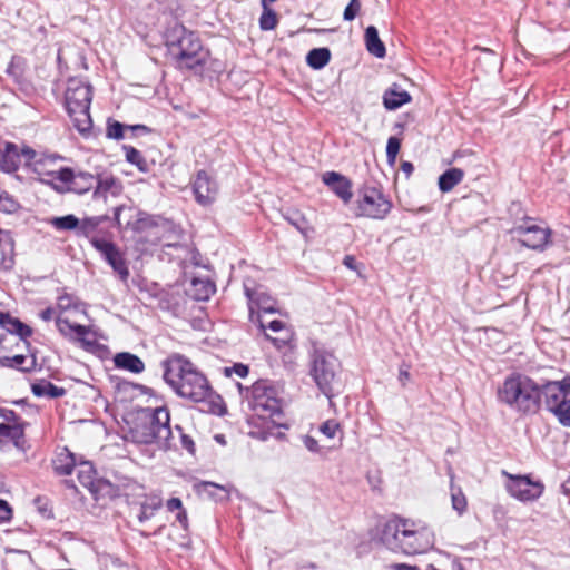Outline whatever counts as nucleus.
Segmentation results:
<instances>
[{"instance_id": "43", "label": "nucleus", "mask_w": 570, "mask_h": 570, "mask_svg": "<svg viewBox=\"0 0 570 570\" xmlns=\"http://www.w3.org/2000/svg\"><path fill=\"white\" fill-rule=\"evenodd\" d=\"M67 390L61 386H57L47 379H38V397H47L48 400H56L65 396Z\"/></svg>"}, {"instance_id": "32", "label": "nucleus", "mask_w": 570, "mask_h": 570, "mask_svg": "<svg viewBox=\"0 0 570 570\" xmlns=\"http://www.w3.org/2000/svg\"><path fill=\"white\" fill-rule=\"evenodd\" d=\"M282 217L305 238H308L309 234L314 232V228L309 225L305 215L296 208H286L282 210Z\"/></svg>"}, {"instance_id": "51", "label": "nucleus", "mask_w": 570, "mask_h": 570, "mask_svg": "<svg viewBox=\"0 0 570 570\" xmlns=\"http://www.w3.org/2000/svg\"><path fill=\"white\" fill-rule=\"evenodd\" d=\"M250 321L253 323H256L257 322V325L258 327L262 330V331H265L266 328H269L271 331L273 332H279L282 330H284L285 327V323L281 320H273L271 321L268 324H265L262 318H261V315L257 314L256 315V320L254 318V312H253V308L250 307V316H249Z\"/></svg>"}, {"instance_id": "62", "label": "nucleus", "mask_w": 570, "mask_h": 570, "mask_svg": "<svg viewBox=\"0 0 570 570\" xmlns=\"http://www.w3.org/2000/svg\"><path fill=\"white\" fill-rule=\"evenodd\" d=\"M166 505H167L168 511H170V512L180 511L181 509H185L183 505V501L176 497L170 498L167 501Z\"/></svg>"}, {"instance_id": "48", "label": "nucleus", "mask_w": 570, "mask_h": 570, "mask_svg": "<svg viewBox=\"0 0 570 570\" xmlns=\"http://www.w3.org/2000/svg\"><path fill=\"white\" fill-rule=\"evenodd\" d=\"M13 264V246L8 239L0 238V267L9 269Z\"/></svg>"}, {"instance_id": "46", "label": "nucleus", "mask_w": 570, "mask_h": 570, "mask_svg": "<svg viewBox=\"0 0 570 570\" xmlns=\"http://www.w3.org/2000/svg\"><path fill=\"white\" fill-rule=\"evenodd\" d=\"M450 491L452 509L456 511L459 515H462L468 508L466 497L463 493L462 489L460 487L454 485L453 482H451Z\"/></svg>"}, {"instance_id": "26", "label": "nucleus", "mask_w": 570, "mask_h": 570, "mask_svg": "<svg viewBox=\"0 0 570 570\" xmlns=\"http://www.w3.org/2000/svg\"><path fill=\"white\" fill-rule=\"evenodd\" d=\"M322 180L344 204L351 202L353 197L352 181L346 176L337 171H326L323 174Z\"/></svg>"}, {"instance_id": "5", "label": "nucleus", "mask_w": 570, "mask_h": 570, "mask_svg": "<svg viewBox=\"0 0 570 570\" xmlns=\"http://www.w3.org/2000/svg\"><path fill=\"white\" fill-rule=\"evenodd\" d=\"M32 328L9 313L0 311V365L29 372L36 367V354H7L13 345H26Z\"/></svg>"}, {"instance_id": "27", "label": "nucleus", "mask_w": 570, "mask_h": 570, "mask_svg": "<svg viewBox=\"0 0 570 570\" xmlns=\"http://www.w3.org/2000/svg\"><path fill=\"white\" fill-rule=\"evenodd\" d=\"M96 177L97 180L92 193L94 200L102 199L106 203L107 194H110L112 197L121 195L124 186L119 178H117L112 174H109L107 176L97 174Z\"/></svg>"}, {"instance_id": "63", "label": "nucleus", "mask_w": 570, "mask_h": 570, "mask_svg": "<svg viewBox=\"0 0 570 570\" xmlns=\"http://www.w3.org/2000/svg\"><path fill=\"white\" fill-rule=\"evenodd\" d=\"M177 522L181 525L184 530H188V515L186 509H181L180 511H177L176 514Z\"/></svg>"}, {"instance_id": "33", "label": "nucleus", "mask_w": 570, "mask_h": 570, "mask_svg": "<svg viewBox=\"0 0 570 570\" xmlns=\"http://www.w3.org/2000/svg\"><path fill=\"white\" fill-rule=\"evenodd\" d=\"M412 97L401 85L392 83L383 94V107H402L410 104Z\"/></svg>"}, {"instance_id": "16", "label": "nucleus", "mask_w": 570, "mask_h": 570, "mask_svg": "<svg viewBox=\"0 0 570 570\" xmlns=\"http://www.w3.org/2000/svg\"><path fill=\"white\" fill-rule=\"evenodd\" d=\"M23 422L12 410L0 409V449L8 445L21 446Z\"/></svg>"}, {"instance_id": "36", "label": "nucleus", "mask_w": 570, "mask_h": 570, "mask_svg": "<svg viewBox=\"0 0 570 570\" xmlns=\"http://www.w3.org/2000/svg\"><path fill=\"white\" fill-rule=\"evenodd\" d=\"M364 41L366 50L374 57L382 59L386 56V48L379 36V30L374 26L365 29Z\"/></svg>"}, {"instance_id": "52", "label": "nucleus", "mask_w": 570, "mask_h": 570, "mask_svg": "<svg viewBox=\"0 0 570 570\" xmlns=\"http://www.w3.org/2000/svg\"><path fill=\"white\" fill-rule=\"evenodd\" d=\"M110 380L112 383H115V387L118 392L129 393L136 391L137 383L127 381L116 375L110 376Z\"/></svg>"}, {"instance_id": "64", "label": "nucleus", "mask_w": 570, "mask_h": 570, "mask_svg": "<svg viewBox=\"0 0 570 570\" xmlns=\"http://www.w3.org/2000/svg\"><path fill=\"white\" fill-rule=\"evenodd\" d=\"M474 155V151L470 148H460V149H456L453 155H452V161L454 160H458L460 158H463V157H469V156H473Z\"/></svg>"}, {"instance_id": "45", "label": "nucleus", "mask_w": 570, "mask_h": 570, "mask_svg": "<svg viewBox=\"0 0 570 570\" xmlns=\"http://www.w3.org/2000/svg\"><path fill=\"white\" fill-rule=\"evenodd\" d=\"M163 505L161 499L159 498H151L150 501H145L140 504L139 513L137 515L138 521L140 523H144L148 520H150L155 512L160 509Z\"/></svg>"}, {"instance_id": "53", "label": "nucleus", "mask_w": 570, "mask_h": 570, "mask_svg": "<svg viewBox=\"0 0 570 570\" xmlns=\"http://www.w3.org/2000/svg\"><path fill=\"white\" fill-rule=\"evenodd\" d=\"M360 11H361V1L360 0H351L344 9L343 19L345 21H353L357 17Z\"/></svg>"}, {"instance_id": "2", "label": "nucleus", "mask_w": 570, "mask_h": 570, "mask_svg": "<svg viewBox=\"0 0 570 570\" xmlns=\"http://www.w3.org/2000/svg\"><path fill=\"white\" fill-rule=\"evenodd\" d=\"M163 40L171 62L181 71L186 70L202 78L214 79L226 69L224 61L212 57L198 35L188 30L176 19L167 22L163 31Z\"/></svg>"}, {"instance_id": "34", "label": "nucleus", "mask_w": 570, "mask_h": 570, "mask_svg": "<svg viewBox=\"0 0 570 570\" xmlns=\"http://www.w3.org/2000/svg\"><path fill=\"white\" fill-rule=\"evenodd\" d=\"M79 462L75 453L63 448L52 460L55 472L59 475H70Z\"/></svg>"}, {"instance_id": "18", "label": "nucleus", "mask_w": 570, "mask_h": 570, "mask_svg": "<svg viewBox=\"0 0 570 570\" xmlns=\"http://www.w3.org/2000/svg\"><path fill=\"white\" fill-rule=\"evenodd\" d=\"M111 210V216L108 214H104L96 216H87L82 219L79 218V228L77 230V236L89 238V236L94 232L98 230L99 226H101L105 223H109L110 226L116 227L119 232H122V223L120 220V215L125 210L131 212L132 208L126 205H117L114 206Z\"/></svg>"}, {"instance_id": "25", "label": "nucleus", "mask_w": 570, "mask_h": 570, "mask_svg": "<svg viewBox=\"0 0 570 570\" xmlns=\"http://www.w3.org/2000/svg\"><path fill=\"white\" fill-rule=\"evenodd\" d=\"M73 128L83 139L97 138L101 128L95 127L90 109H66Z\"/></svg>"}, {"instance_id": "60", "label": "nucleus", "mask_w": 570, "mask_h": 570, "mask_svg": "<svg viewBox=\"0 0 570 570\" xmlns=\"http://www.w3.org/2000/svg\"><path fill=\"white\" fill-rule=\"evenodd\" d=\"M12 517V510L6 500L0 499V523L7 522Z\"/></svg>"}, {"instance_id": "7", "label": "nucleus", "mask_w": 570, "mask_h": 570, "mask_svg": "<svg viewBox=\"0 0 570 570\" xmlns=\"http://www.w3.org/2000/svg\"><path fill=\"white\" fill-rule=\"evenodd\" d=\"M308 374L320 392L328 400L335 396L334 386L340 380L341 362L333 352L313 346L308 354Z\"/></svg>"}, {"instance_id": "44", "label": "nucleus", "mask_w": 570, "mask_h": 570, "mask_svg": "<svg viewBox=\"0 0 570 570\" xmlns=\"http://www.w3.org/2000/svg\"><path fill=\"white\" fill-rule=\"evenodd\" d=\"M127 125L122 124L112 117H108L106 120V138L110 140L120 141L125 138V131Z\"/></svg>"}, {"instance_id": "17", "label": "nucleus", "mask_w": 570, "mask_h": 570, "mask_svg": "<svg viewBox=\"0 0 570 570\" xmlns=\"http://www.w3.org/2000/svg\"><path fill=\"white\" fill-rule=\"evenodd\" d=\"M507 491L521 502H531L539 499L544 490L541 481H533L529 475H510Z\"/></svg>"}, {"instance_id": "37", "label": "nucleus", "mask_w": 570, "mask_h": 570, "mask_svg": "<svg viewBox=\"0 0 570 570\" xmlns=\"http://www.w3.org/2000/svg\"><path fill=\"white\" fill-rule=\"evenodd\" d=\"M195 490L198 493L207 494L208 498L216 502H224L229 500V493L226 488L212 481H202L195 484Z\"/></svg>"}, {"instance_id": "13", "label": "nucleus", "mask_w": 570, "mask_h": 570, "mask_svg": "<svg viewBox=\"0 0 570 570\" xmlns=\"http://www.w3.org/2000/svg\"><path fill=\"white\" fill-rule=\"evenodd\" d=\"M35 150L28 146L6 141L0 145V169L11 174L22 166H31Z\"/></svg>"}, {"instance_id": "8", "label": "nucleus", "mask_w": 570, "mask_h": 570, "mask_svg": "<svg viewBox=\"0 0 570 570\" xmlns=\"http://www.w3.org/2000/svg\"><path fill=\"white\" fill-rule=\"evenodd\" d=\"M56 327L63 338L69 343L79 345L83 351L97 356L100 360H106L110 355V350L107 345L97 341L99 330L92 326H87L78 323H72L68 318L58 315L55 320Z\"/></svg>"}, {"instance_id": "3", "label": "nucleus", "mask_w": 570, "mask_h": 570, "mask_svg": "<svg viewBox=\"0 0 570 570\" xmlns=\"http://www.w3.org/2000/svg\"><path fill=\"white\" fill-rule=\"evenodd\" d=\"M247 391L248 405L253 411L247 417V424L254 429L248 433L249 436L266 441L275 428H289L281 421L284 417L283 401L269 380L259 379Z\"/></svg>"}, {"instance_id": "55", "label": "nucleus", "mask_w": 570, "mask_h": 570, "mask_svg": "<svg viewBox=\"0 0 570 570\" xmlns=\"http://www.w3.org/2000/svg\"><path fill=\"white\" fill-rule=\"evenodd\" d=\"M38 514H40L46 520H51L55 518L53 509L51 504H49L48 499L38 495Z\"/></svg>"}, {"instance_id": "29", "label": "nucleus", "mask_w": 570, "mask_h": 570, "mask_svg": "<svg viewBox=\"0 0 570 570\" xmlns=\"http://www.w3.org/2000/svg\"><path fill=\"white\" fill-rule=\"evenodd\" d=\"M245 295L252 304H255L259 312L265 314H277V301L267 292L253 291L245 287Z\"/></svg>"}, {"instance_id": "41", "label": "nucleus", "mask_w": 570, "mask_h": 570, "mask_svg": "<svg viewBox=\"0 0 570 570\" xmlns=\"http://www.w3.org/2000/svg\"><path fill=\"white\" fill-rule=\"evenodd\" d=\"M77 478L81 485L87 488L88 490L97 481V471L90 461H80L78 464Z\"/></svg>"}, {"instance_id": "28", "label": "nucleus", "mask_w": 570, "mask_h": 570, "mask_svg": "<svg viewBox=\"0 0 570 570\" xmlns=\"http://www.w3.org/2000/svg\"><path fill=\"white\" fill-rule=\"evenodd\" d=\"M215 284L207 278L194 277L184 289L186 298L195 302H206L215 293Z\"/></svg>"}, {"instance_id": "39", "label": "nucleus", "mask_w": 570, "mask_h": 570, "mask_svg": "<svg viewBox=\"0 0 570 570\" xmlns=\"http://www.w3.org/2000/svg\"><path fill=\"white\" fill-rule=\"evenodd\" d=\"M45 223L51 225L58 232H75L79 228V218L73 214L45 218Z\"/></svg>"}, {"instance_id": "59", "label": "nucleus", "mask_w": 570, "mask_h": 570, "mask_svg": "<svg viewBox=\"0 0 570 570\" xmlns=\"http://www.w3.org/2000/svg\"><path fill=\"white\" fill-rule=\"evenodd\" d=\"M302 441H303V444L305 445V448L312 452V453H321V450L322 448L318 444V441L313 438L312 435L309 434H305L302 436Z\"/></svg>"}, {"instance_id": "50", "label": "nucleus", "mask_w": 570, "mask_h": 570, "mask_svg": "<svg viewBox=\"0 0 570 570\" xmlns=\"http://www.w3.org/2000/svg\"><path fill=\"white\" fill-rule=\"evenodd\" d=\"M176 431L179 434L180 448L186 450L190 455H195L196 453V444L193 438L184 432V429L176 424L173 428V431Z\"/></svg>"}, {"instance_id": "30", "label": "nucleus", "mask_w": 570, "mask_h": 570, "mask_svg": "<svg viewBox=\"0 0 570 570\" xmlns=\"http://www.w3.org/2000/svg\"><path fill=\"white\" fill-rule=\"evenodd\" d=\"M112 361L116 368L125 370L132 374H140L145 370L144 361L130 352H119L114 356Z\"/></svg>"}, {"instance_id": "11", "label": "nucleus", "mask_w": 570, "mask_h": 570, "mask_svg": "<svg viewBox=\"0 0 570 570\" xmlns=\"http://www.w3.org/2000/svg\"><path fill=\"white\" fill-rule=\"evenodd\" d=\"M147 414L148 424L155 432V443L161 451L177 450L174 442L173 428L170 425V412L166 405L157 407H144Z\"/></svg>"}, {"instance_id": "22", "label": "nucleus", "mask_w": 570, "mask_h": 570, "mask_svg": "<svg viewBox=\"0 0 570 570\" xmlns=\"http://www.w3.org/2000/svg\"><path fill=\"white\" fill-rule=\"evenodd\" d=\"M27 71V61L21 56H13L11 58L10 63L8 65L6 72L10 76L16 85L18 86V90L24 95L26 98L32 99L36 94L35 86L26 78ZM26 104L31 105L32 100H24Z\"/></svg>"}, {"instance_id": "20", "label": "nucleus", "mask_w": 570, "mask_h": 570, "mask_svg": "<svg viewBox=\"0 0 570 570\" xmlns=\"http://www.w3.org/2000/svg\"><path fill=\"white\" fill-rule=\"evenodd\" d=\"M156 292L151 297L158 301V307L161 311L170 312L174 315L181 313L187 304V298L184 289L170 286L169 288H161L158 284H154Z\"/></svg>"}, {"instance_id": "56", "label": "nucleus", "mask_w": 570, "mask_h": 570, "mask_svg": "<svg viewBox=\"0 0 570 570\" xmlns=\"http://www.w3.org/2000/svg\"><path fill=\"white\" fill-rule=\"evenodd\" d=\"M233 373L244 379L249 373V366L244 363H234L233 366L224 368V374L226 376H230Z\"/></svg>"}, {"instance_id": "38", "label": "nucleus", "mask_w": 570, "mask_h": 570, "mask_svg": "<svg viewBox=\"0 0 570 570\" xmlns=\"http://www.w3.org/2000/svg\"><path fill=\"white\" fill-rule=\"evenodd\" d=\"M463 177L464 171L461 168H449L439 176L438 187L442 193H449L462 181Z\"/></svg>"}, {"instance_id": "40", "label": "nucleus", "mask_w": 570, "mask_h": 570, "mask_svg": "<svg viewBox=\"0 0 570 570\" xmlns=\"http://www.w3.org/2000/svg\"><path fill=\"white\" fill-rule=\"evenodd\" d=\"M121 149L125 153V159L128 164L135 166L144 174H147L150 170V167L140 150L130 145H122Z\"/></svg>"}, {"instance_id": "58", "label": "nucleus", "mask_w": 570, "mask_h": 570, "mask_svg": "<svg viewBox=\"0 0 570 570\" xmlns=\"http://www.w3.org/2000/svg\"><path fill=\"white\" fill-rule=\"evenodd\" d=\"M17 209V203L9 195H0V210L3 213H13Z\"/></svg>"}, {"instance_id": "31", "label": "nucleus", "mask_w": 570, "mask_h": 570, "mask_svg": "<svg viewBox=\"0 0 570 570\" xmlns=\"http://www.w3.org/2000/svg\"><path fill=\"white\" fill-rule=\"evenodd\" d=\"M89 492L96 502L114 500L119 497V487L105 478H98Z\"/></svg>"}, {"instance_id": "54", "label": "nucleus", "mask_w": 570, "mask_h": 570, "mask_svg": "<svg viewBox=\"0 0 570 570\" xmlns=\"http://www.w3.org/2000/svg\"><path fill=\"white\" fill-rule=\"evenodd\" d=\"M341 425L335 420H327L323 422L320 426V432L324 434L328 439H333L336 435V432L340 430Z\"/></svg>"}, {"instance_id": "57", "label": "nucleus", "mask_w": 570, "mask_h": 570, "mask_svg": "<svg viewBox=\"0 0 570 570\" xmlns=\"http://www.w3.org/2000/svg\"><path fill=\"white\" fill-rule=\"evenodd\" d=\"M293 336L294 334L291 333L287 335V337H273L269 334L265 333V338L269 341L278 351L289 347L291 342L293 341Z\"/></svg>"}, {"instance_id": "21", "label": "nucleus", "mask_w": 570, "mask_h": 570, "mask_svg": "<svg viewBox=\"0 0 570 570\" xmlns=\"http://www.w3.org/2000/svg\"><path fill=\"white\" fill-rule=\"evenodd\" d=\"M191 189L196 203L206 207L215 202L218 184L205 169H200L191 181Z\"/></svg>"}, {"instance_id": "1", "label": "nucleus", "mask_w": 570, "mask_h": 570, "mask_svg": "<svg viewBox=\"0 0 570 570\" xmlns=\"http://www.w3.org/2000/svg\"><path fill=\"white\" fill-rule=\"evenodd\" d=\"M163 380L179 396L198 403L203 413L224 416L227 406L207 377L185 355L171 353L160 362Z\"/></svg>"}, {"instance_id": "23", "label": "nucleus", "mask_w": 570, "mask_h": 570, "mask_svg": "<svg viewBox=\"0 0 570 570\" xmlns=\"http://www.w3.org/2000/svg\"><path fill=\"white\" fill-rule=\"evenodd\" d=\"M169 224L170 220L161 215H153L144 210H137L136 219H129L122 225V230L130 229L136 234H141L159 227L166 229Z\"/></svg>"}, {"instance_id": "12", "label": "nucleus", "mask_w": 570, "mask_h": 570, "mask_svg": "<svg viewBox=\"0 0 570 570\" xmlns=\"http://www.w3.org/2000/svg\"><path fill=\"white\" fill-rule=\"evenodd\" d=\"M535 219L524 216L522 222L512 228V233L523 236L519 239L521 246L542 252L551 243L552 230L549 227L537 225Z\"/></svg>"}, {"instance_id": "47", "label": "nucleus", "mask_w": 570, "mask_h": 570, "mask_svg": "<svg viewBox=\"0 0 570 570\" xmlns=\"http://www.w3.org/2000/svg\"><path fill=\"white\" fill-rule=\"evenodd\" d=\"M262 13L259 17V28L263 31H271L274 30L277 27L278 23V16L277 13L271 8L265 7L262 8Z\"/></svg>"}, {"instance_id": "42", "label": "nucleus", "mask_w": 570, "mask_h": 570, "mask_svg": "<svg viewBox=\"0 0 570 570\" xmlns=\"http://www.w3.org/2000/svg\"><path fill=\"white\" fill-rule=\"evenodd\" d=\"M331 60V51L326 47L313 48L306 56L307 65L315 69H323Z\"/></svg>"}, {"instance_id": "24", "label": "nucleus", "mask_w": 570, "mask_h": 570, "mask_svg": "<svg viewBox=\"0 0 570 570\" xmlns=\"http://www.w3.org/2000/svg\"><path fill=\"white\" fill-rule=\"evenodd\" d=\"M130 439L136 444L154 445L155 432L148 424L147 414L144 413V407H140L134 417L128 431Z\"/></svg>"}, {"instance_id": "15", "label": "nucleus", "mask_w": 570, "mask_h": 570, "mask_svg": "<svg viewBox=\"0 0 570 570\" xmlns=\"http://www.w3.org/2000/svg\"><path fill=\"white\" fill-rule=\"evenodd\" d=\"M91 246L99 252L101 258L117 273L122 281L129 277V269L120 248L111 240L91 237Z\"/></svg>"}, {"instance_id": "19", "label": "nucleus", "mask_w": 570, "mask_h": 570, "mask_svg": "<svg viewBox=\"0 0 570 570\" xmlns=\"http://www.w3.org/2000/svg\"><path fill=\"white\" fill-rule=\"evenodd\" d=\"M94 89L90 82L71 77L65 89V107H90Z\"/></svg>"}, {"instance_id": "35", "label": "nucleus", "mask_w": 570, "mask_h": 570, "mask_svg": "<svg viewBox=\"0 0 570 570\" xmlns=\"http://www.w3.org/2000/svg\"><path fill=\"white\" fill-rule=\"evenodd\" d=\"M57 307L60 313L67 311H75L83 314L86 317L88 316V307L89 305L81 301L77 295L70 293H62L57 297Z\"/></svg>"}, {"instance_id": "9", "label": "nucleus", "mask_w": 570, "mask_h": 570, "mask_svg": "<svg viewBox=\"0 0 570 570\" xmlns=\"http://www.w3.org/2000/svg\"><path fill=\"white\" fill-rule=\"evenodd\" d=\"M97 175L88 171H75L71 167H61L58 171L42 174L38 170V183L52 187L60 194L66 191L83 195L95 188Z\"/></svg>"}, {"instance_id": "10", "label": "nucleus", "mask_w": 570, "mask_h": 570, "mask_svg": "<svg viewBox=\"0 0 570 570\" xmlns=\"http://www.w3.org/2000/svg\"><path fill=\"white\" fill-rule=\"evenodd\" d=\"M393 207L390 196L382 188L364 185L358 189L355 215L376 220H383Z\"/></svg>"}, {"instance_id": "14", "label": "nucleus", "mask_w": 570, "mask_h": 570, "mask_svg": "<svg viewBox=\"0 0 570 570\" xmlns=\"http://www.w3.org/2000/svg\"><path fill=\"white\" fill-rule=\"evenodd\" d=\"M544 397L546 409L553 415L556 407L570 396V375H566L560 381H543L539 383V410L541 409V399Z\"/></svg>"}, {"instance_id": "61", "label": "nucleus", "mask_w": 570, "mask_h": 570, "mask_svg": "<svg viewBox=\"0 0 570 570\" xmlns=\"http://www.w3.org/2000/svg\"><path fill=\"white\" fill-rule=\"evenodd\" d=\"M127 130H130L134 135H148L151 132V128L142 124L127 125Z\"/></svg>"}, {"instance_id": "4", "label": "nucleus", "mask_w": 570, "mask_h": 570, "mask_svg": "<svg viewBox=\"0 0 570 570\" xmlns=\"http://www.w3.org/2000/svg\"><path fill=\"white\" fill-rule=\"evenodd\" d=\"M379 540L394 553L414 556L424 553L434 546V533L425 525L393 515L379 528Z\"/></svg>"}, {"instance_id": "49", "label": "nucleus", "mask_w": 570, "mask_h": 570, "mask_svg": "<svg viewBox=\"0 0 570 570\" xmlns=\"http://www.w3.org/2000/svg\"><path fill=\"white\" fill-rule=\"evenodd\" d=\"M401 144H402V138H400L397 136H391L387 139L386 149H385L386 150V160L391 167L394 166V164L396 161V157L401 149Z\"/></svg>"}, {"instance_id": "6", "label": "nucleus", "mask_w": 570, "mask_h": 570, "mask_svg": "<svg viewBox=\"0 0 570 570\" xmlns=\"http://www.w3.org/2000/svg\"><path fill=\"white\" fill-rule=\"evenodd\" d=\"M499 402L521 414L539 412V383L525 374L513 372L498 389Z\"/></svg>"}]
</instances>
